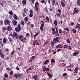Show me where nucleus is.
I'll use <instances>...</instances> for the list:
<instances>
[{
  "label": "nucleus",
  "mask_w": 80,
  "mask_h": 80,
  "mask_svg": "<svg viewBox=\"0 0 80 80\" xmlns=\"http://www.w3.org/2000/svg\"><path fill=\"white\" fill-rule=\"evenodd\" d=\"M19 38L22 43H25V40H27V39L25 37H22V35H20L19 36Z\"/></svg>",
  "instance_id": "f257e3e1"
},
{
  "label": "nucleus",
  "mask_w": 80,
  "mask_h": 80,
  "mask_svg": "<svg viewBox=\"0 0 80 80\" xmlns=\"http://www.w3.org/2000/svg\"><path fill=\"white\" fill-rule=\"evenodd\" d=\"M21 30V27L20 26V25L18 24V27L15 28V30L16 32H18L19 33L20 32V31Z\"/></svg>",
  "instance_id": "f03ea898"
},
{
  "label": "nucleus",
  "mask_w": 80,
  "mask_h": 80,
  "mask_svg": "<svg viewBox=\"0 0 80 80\" xmlns=\"http://www.w3.org/2000/svg\"><path fill=\"white\" fill-rule=\"evenodd\" d=\"M4 25H10V21L7 19L5 20L4 22Z\"/></svg>",
  "instance_id": "7ed1b4c3"
},
{
  "label": "nucleus",
  "mask_w": 80,
  "mask_h": 80,
  "mask_svg": "<svg viewBox=\"0 0 80 80\" xmlns=\"http://www.w3.org/2000/svg\"><path fill=\"white\" fill-rule=\"evenodd\" d=\"M78 12H79L78 9H77V8H75L74 9L73 14L75 15L76 13L77 14V13H78Z\"/></svg>",
  "instance_id": "20e7f679"
},
{
  "label": "nucleus",
  "mask_w": 80,
  "mask_h": 80,
  "mask_svg": "<svg viewBox=\"0 0 80 80\" xmlns=\"http://www.w3.org/2000/svg\"><path fill=\"white\" fill-rule=\"evenodd\" d=\"M13 35L14 37L15 36V37L18 40V34L17 33V32H14L13 33Z\"/></svg>",
  "instance_id": "39448f33"
},
{
  "label": "nucleus",
  "mask_w": 80,
  "mask_h": 80,
  "mask_svg": "<svg viewBox=\"0 0 80 80\" xmlns=\"http://www.w3.org/2000/svg\"><path fill=\"white\" fill-rule=\"evenodd\" d=\"M32 78L34 79L35 80H39V78L37 75H35L32 77Z\"/></svg>",
  "instance_id": "423d86ee"
},
{
  "label": "nucleus",
  "mask_w": 80,
  "mask_h": 80,
  "mask_svg": "<svg viewBox=\"0 0 80 80\" xmlns=\"http://www.w3.org/2000/svg\"><path fill=\"white\" fill-rule=\"evenodd\" d=\"M29 17H33V10L32 9H31L29 11Z\"/></svg>",
  "instance_id": "0eeeda50"
},
{
  "label": "nucleus",
  "mask_w": 80,
  "mask_h": 80,
  "mask_svg": "<svg viewBox=\"0 0 80 80\" xmlns=\"http://www.w3.org/2000/svg\"><path fill=\"white\" fill-rule=\"evenodd\" d=\"M12 23L14 26H16L17 25V22L15 19L13 20Z\"/></svg>",
  "instance_id": "6e6552de"
},
{
  "label": "nucleus",
  "mask_w": 80,
  "mask_h": 80,
  "mask_svg": "<svg viewBox=\"0 0 80 80\" xmlns=\"http://www.w3.org/2000/svg\"><path fill=\"white\" fill-rule=\"evenodd\" d=\"M52 33L53 34H55L57 37H58L59 36V33H58V32H52Z\"/></svg>",
  "instance_id": "1a4fd4ad"
},
{
  "label": "nucleus",
  "mask_w": 80,
  "mask_h": 80,
  "mask_svg": "<svg viewBox=\"0 0 80 80\" xmlns=\"http://www.w3.org/2000/svg\"><path fill=\"white\" fill-rule=\"evenodd\" d=\"M7 30L8 31V32H10V30H12V27L10 26H8L7 27Z\"/></svg>",
  "instance_id": "9d476101"
},
{
  "label": "nucleus",
  "mask_w": 80,
  "mask_h": 80,
  "mask_svg": "<svg viewBox=\"0 0 80 80\" xmlns=\"http://www.w3.org/2000/svg\"><path fill=\"white\" fill-rule=\"evenodd\" d=\"M50 62V61L48 60L47 59L45 62H43V63L45 65H47L48 63Z\"/></svg>",
  "instance_id": "9b49d317"
},
{
  "label": "nucleus",
  "mask_w": 80,
  "mask_h": 80,
  "mask_svg": "<svg viewBox=\"0 0 80 80\" xmlns=\"http://www.w3.org/2000/svg\"><path fill=\"white\" fill-rule=\"evenodd\" d=\"M47 74L48 77H49V78H52L53 75L48 73V72H47Z\"/></svg>",
  "instance_id": "f8f14e48"
},
{
  "label": "nucleus",
  "mask_w": 80,
  "mask_h": 80,
  "mask_svg": "<svg viewBox=\"0 0 80 80\" xmlns=\"http://www.w3.org/2000/svg\"><path fill=\"white\" fill-rule=\"evenodd\" d=\"M59 39V37H58L56 38L53 39V41H54V42L55 43H57V39Z\"/></svg>",
  "instance_id": "ddd939ff"
},
{
  "label": "nucleus",
  "mask_w": 80,
  "mask_h": 80,
  "mask_svg": "<svg viewBox=\"0 0 80 80\" xmlns=\"http://www.w3.org/2000/svg\"><path fill=\"white\" fill-rule=\"evenodd\" d=\"M13 18L15 20H18V18H17V15L16 14H14L13 15Z\"/></svg>",
  "instance_id": "4468645a"
},
{
  "label": "nucleus",
  "mask_w": 80,
  "mask_h": 80,
  "mask_svg": "<svg viewBox=\"0 0 80 80\" xmlns=\"http://www.w3.org/2000/svg\"><path fill=\"white\" fill-rule=\"evenodd\" d=\"M74 73H77V72L78 71V68H77V67H76L75 68V69L74 70Z\"/></svg>",
  "instance_id": "2eb2a0df"
},
{
  "label": "nucleus",
  "mask_w": 80,
  "mask_h": 80,
  "mask_svg": "<svg viewBox=\"0 0 80 80\" xmlns=\"http://www.w3.org/2000/svg\"><path fill=\"white\" fill-rule=\"evenodd\" d=\"M78 54H79V52H75L73 53L72 55L73 56H75V55H78Z\"/></svg>",
  "instance_id": "dca6fc26"
},
{
  "label": "nucleus",
  "mask_w": 80,
  "mask_h": 80,
  "mask_svg": "<svg viewBox=\"0 0 80 80\" xmlns=\"http://www.w3.org/2000/svg\"><path fill=\"white\" fill-rule=\"evenodd\" d=\"M9 13L10 15H13V12L12 11L10 10L9 11Z\"/></svg>",
  "instance_id": "f3484780"
},
{
  "label": "nucleus",
  "mask_w": 80,
  "mask_h": 80,
  "mask_svg": "<svg viewBox=\"0 0 80 80\" xmlns=\"http://www.w3.org/2000/svg\"><path fill=\"white\" fill-rule=\"evenodd\" d=\"M51 63H54L55 62V59L54 58H52L51 59Z\"/></svg>",
  "instance_id": "a211bd4d"
},
{
  "label": "nucleus",
  "mask_w": 80,
  "mask_h": 80,
  "mask_svg": "<svg viewBox=\"0 0 80 80\" xmlns=\"http://www.w3.org/2000/svg\"><path fill=\"white\" fill-rule=\"evenodd\" d=\"M60 3L62 7H64V6H65V4L64 3V2H63L61 1Z\"/></svg>",
  "instance_id": "6ab92c4d"
},
{
  "label": "nucleus",
  "mask_w": 80,
  "mask_h": 80,
  "mask_svg": "<svg viewBox=\"0 0 80 80\" xmlns=\"http://www.w3.org/2000/svg\"><path fill=\"white\" fill-rule=\"evenodd\" d=\"M27 3L26 0H23L22 1V3L23 5H25Z\"/></svg>",
  "instance_id": "aec40b11"
},
{
  "label": "nucleus",
  "mask_w": 80,
  "mask_h": 80,
  "mask_svg": "<svg viewBox=\"0 0 80 80\" xmlns=\"http://www.w3.org/2000/svg\"><path fill=\"white\" fill-rule=\"evenodd\" d=\"M55 45V42H51V46L52 47H54Z\"/></svg>",
  "instance_id": "412c9836"
},
{
  "label": "nucleus",
  "mask_w": 80,
  "mask_h": 80,
  "mask_svg": "<svg viewBox=\"0 0 80 80\" xmlns=\"http://www.w3.org/2000/svg\"><path fill=\"white\" fill-rule=\"evenodd\" d=\"M54 25H55V26H57V21L56 20H54Z\"/></svg>",
  "instance_id": "4be33fe9"
},
{
  "label": "nucleus",
  "mask_w": 80,
  "mask_h": 80,
  "mask_svg": "<svg viewBox=\"0 0 80 80\" xmlns=\"http://www.w3.org/2000/svg\"><path fill=\"white\" fill-rule=\"evenodd\" d=\"M77 4L78 6H80V0H78L77 1Z\"/></svg>",
  "instance_id": "5701e85b"
},
{
  "label": "nucleus",
  "mask_w": 80,
  "mask_h": 80,
  "mask_svg": "<svg viewBox=\"0 0 80 80\" xmlns=\"http://www.w3.org/2000/svg\"><path fill=\"white\" fill-rule=\"evenodd\" d=\"M77 25L78 26V28L79 30H80V24L78 23H77Z\"/></svg>",
  "instance_id": "b1692460"
},
{
  "label": "nucleus",
  "mask_w": 80,
  "mask_h": 80,
  "mask_svg": "<svg viewBox=\"0 0 80 80\" xmlns=\"http://www.w3.org/2000/svg\"><path fill=\"white\" fill-rule=\"evenodd\" d=\"M45 44L44 46L45 45H48L49 43V42L48 41H46L45 42H44Z\"/></svg>",
  "instance_id": "393cba45"
},
{
  "label": "nucleus",
  "mask_w": 80,
  "mask_h": 80,
  "mask_svg": "<svg viewBox=\"0 0 80 80\" xmlns=\"http://www.w3.org/2000/svg\"><path fill=\"white\" fill-rule=\"evenodd\" d=\"M3 43L4 44H5V43H7V39L5 38H4L3 39Z\"/></svg>",
  "instance_id": "a878e982"
},
{
  "label": "nucleus",
  "mask_w": 80,
  "mask_h": 80,
  "mask_svg": "<svg viewBox=\"0 0 80 80\" xmlns=\"http://www.w3.org/2000/svg\"><path fill=\"white\" fill-rule=\"evenodd\" d=\"M4 76L5 78H7L8 77V75L7 73H5L4 74Z\"/></svg>",
  "instance_id": "bb28decb"
},
{
  "label": "nucleus",
  "mask_w": 80,
  "mask_h": 80,
  "mask_svg": "<svg viewBox=\"0 0 80 80\" xmlns=\"http://www.w3.org/2000/svg\"><path fill=\"white\" fill-rule=\"evenodd\" d=\"M72 31L73 33H76L77 32V31H76V30L74 28L72 29Z\"/></svg>",
  "instance_id": "cd10ccee"
},
{
  "label": "nucleus",
  "mask_w": 80,
  "mask_h": 80,
  "mask_svg": "<svg viewBox=\"0 0 80 80\" xmlns=\"http://www.w3.org/2000/svg\"><path fill=\"white\" fill-rule=\"evenodd\" d=\"M46 20H47V22H49L50 21L49 20V18H48V17H46Z\"/></svg>",
  "instance_id": "c85d7f7f"
},
{
  "label": "nucleus",
  "mask_w": 80,
  "mask_h": 80,
  "mask_svg": "<svg viewBox=\"0 0 80 80\" xmlns=\"http://www.w3.org/2000/svg\"><path fill=\"white\" fill-rule=\"evenodd\" d=\"M40 29L41 32H43V27L41 26L40 27Z\"/></svg>",
  "instance_id": "c756f323"
},
{
  "label": "nucleus",
  "mask_w": 80,
  "mask_h": 80,
  "mask_svg": "<svg viewBox=\"0 0 80 80\" xmlns=\"http://www.w3.org/2000/svg\"><path fill=\"white\" fill-rule=\"evenodd\" d=\"M8 39H9L10 42L11 43H12V41H13L12 40V39L8 37Z\"/></svg>",
  "instance_id": "7c9ffc66"
},
{
  "label": "nucleus",
  "mask_w": 80,
  "mask_h": 80,
  "mask_svg": "<svg viewBox=\"0 0 80 80\" xmlns=\"http://www.w3.org/2000/svg\"><path fill=\"white\" fill-rule=\"evenodd\" d=\"M3 24V22L2 20L0 21V25H2Z\"/></svg>",
  "instance_id": "2f4dec72"
},
{
  "label": "nucleus",
  "mask_w": 80,
  "mask_h": 80,
  "mask_svg": "<svg viewBox=\"0 0 80 80\" xmlns=\"http://www.w3.org/2000/svg\"><path fill=\"white\" fill-rule=\"evenodd\" d=\"M43 72L46 71V66H43Z\"/></svg>",
  "instance_id": "473e14b6"
},
{
  "label": "nucleus",
  "mask_w": 80,
  "mask_h": 80,
  "mask_svg": "<svg viewBox=\"0 0 80 80\" xmlns=\"http://www.w3.org/2000/svg\"><path fill=\"white\" fill-rule=\"evenodd\" d=\"M0 54L2 58H4V55H3V54L1 53H0Z\"/></svg>",
  "instance_id": "72a5a7b5"
},
{
  "label": "nucleus",
  "mask_w": 80,
  "mask_h": 80,
  "mask_svg": "<svg viewBox=\"0 0 80 80\" xmlns=\"http://www.w3.org/2000/svg\"><path fill=\"white\" fill-rule=\"evenodd\" d=\"M24 20L25 22H28V18L27 17H25L24 18Z\"/></svg>",
  "instance_id": "f704fd0d"
},
{
  "label": "nucleus",
  "mask_w": 80,
  "mask_h": 80,
  "mask_svg": "<svg viewBox=\"0 0 80 80\" xmlns=\"http://www.w3.org/2000/svg\"><path fill=\"white\" fill-rule=\"evenodd\" d=\"M52 5H53V6H54V4H55V1H52Z\"/></svg>",
  "instance_id": "c9c22d12"
},
{
  "label": "nucleus",
  "mask_w": 80,
  "mask_h": 80,
  "mask_svg": "<svg viewBox=\"0 0 80 80\" xmlns=\"http://www.w3.org/2000/svg\"><path fill=\"white\" fill-rule=\"evenodd\" d=\"M38 5H39V3H38V2H35V6L37 7V6H38Z\"/></svg>",
  "instance_id": "e433bc0d"
},
{
  "label": "nucleus",
  "mask_w": 80,
  "mask_h": 80,
  "mask_svg": "<svg viewBox=\"0 0 80 80\" xmlns=\"http://www.w3.org/2000/svg\"><path fill=\"white\" fill-rule=\"evenodd\" d=\"M44 10L45 12H46V13H48V9H47V8H44Z\"/></svg>",
  "instance_id": "4c0bfd02"
},
{
  "label": "nucleus",
  "mask_w": 80,
  "mask_h": 80,
  "mask_svg": "<svg viewBox=\"0 0 80 80\" xmlns=\"http://www.w3.org/2000/svg\"><path fill=\"white\" fill-rule=\"evenodd\" d=\"M14 78H18V75L17 74H15L14 75Z\"/></svg>",
  "instance_id": "58836bf2"
},
{
  "label": "nucleus",
  "mask_w": 80,
  "mask_h": 80,
  "mask_svg": "<svg viewBox=\"0 0 80 80\" xmlns=\"http://www.w3.org/2000/svg\"><path fill=\"white\" fill-rule=\"evenodd\" d=\"M58 32L60 34H61V33L62 32V30L61 29H59Z\"/></svg>",
  "instance_id": "ea45409f"
},
{
  "label": "nucleus",
  "mask_w": 80,
  "mask_h": 80,
  "mask_svg": "<svg viewBox=\"0 0 80 80\" xmlns=\"http://www.w3.org/2000/svg\"><path fill=\"white\" fill-rule=\"evenodd\" d=\"M63 47L65 48H68V45H64L63 46Z\"/></svg>",
  "instance_id": "a19ab883"
},
{
  "label": "nucleus",
  "mask_w": 80,
  "mask_h": 80,
  "mask_svg": "<svg viewBox=\"0 0 80 80\" xmlns=\"http://www.w3.org/2000/svg\"><path fill=\"white\" fill-rule=\"evenodd\" d=\"M52 32H53L52 33H53L54 32H55V29L54 28H53L52 29Z\"/></svg>",
  "instance_id": "79ce46f5"
},
{
  "label": "nucleus",
  "mask_w": 80,
  "mask_h": 80,
  "mask_svg": "<svg viewBox=\"0 0 80 80\" xmlns=\"http://www.w3.org/2000/svg\"><path fill=\"white\" fill-rule=\"evenodd\" d=\"M7 28H6L5 27H3L2 28L3 30L5 32V31H6L7 30Z\"/></svg>",
  "instance_id": "37998d69"
},
{
  "label": "nucleus",
  "mask_w": 80,
  "mask_h": 80,
  "mask_svg": "<svg viewBox=\"0 0 80 80\" xmlns=\"http://www.w3.org/2000/svg\"><path fill=\"white\" fill-rule=\"evenodd\" d=\"M33 69V67H31L29 68V70H32Z\"/></svg>",
  "instance_id": "c03bdc74"
},
{
  "label": "nucleus",
  "mask_w": 80,
  "mask_h": 80,
  "mask_svg": "<svg viewBox=\"0 0 80 80\" xmlns=\"http://www.w3.org/2000/svg\"><path fill=\"white\" fill-rule=\"evenodd\" d=\"M62 33H64V34H67V32H65V31H62Z\"/></svg>",
  "instance_id": "a18cd8bd"
},
{
  "label": "nucleus",
  "mask_w": 80,
  "mask_h": 80,
  "mask_svg": "<svg viewBox=\"0 0 80 80\" xmlns=\"http://www.w3.org/2000/svg\"><path fill=\"white\" fill-rule=\"evenodd\" d=\"M35 56H33L31 57V59L32 60L33 59H35Z\"/></svg>",
  "instance_id": "49530a36"
},
{
  "label": "nucleus",
  "mask_w": 80,
  "mask_h": 80,
  "mask_svg": "<svg viewBox=\"0 0 80 80\" xmlns=\"http://www.w3.org/2000/svg\"><path fill=\"white\" fill-rule=\"evenodd\" d=\"M7 69L8 71H10L11 70L12 68L9 67H8L7 68Z\"/></svg>",
  "instance_id": "de8ad7c7"
},
{
  "label": "nucleus",
  "mask_w": 80,
  "mask_h": 80,
  "mask_svg": "<svg viewBox=\"0 0 80 80\" xmlns=\"http://www.w3.org/2000/svg\"><path fill=\"white\" fill-rule=\"evenodd\" d=\"M61 65H63L62 67H65V66L66 65V64L64 63H61Z\"/></svg>",
  "instance_id": "09e8293b"
},
{
  "label": "nucleus",
  "mask_w": 80,
  "mask_h": 80,
  "mask_svg": "<svg viewBox=\"0 0 80 80\" xmlns=\"http://www.w3.org/2000/svg\"><path fill=\"white\" fill-rule=\"evenodd\" d=\"M42 3H45V0H42L41 1Z\"/></svg>",
  "instance_id": "8fccbe9b"
},
{
  "label": "nucleus",
  "mask_w": 80,
  "mask_h": 80,
  "mask_svg": "<svg viewBox=\"0 0 80 80\" xmlns=\"http://www.w3.org/2000/svg\"><path fill=\"white\" fill-rule=\"evenodd\" d=\"M13 71H11L9 72L10 75H13Z\"/></svg>",
  "instance_id": "3c124183"
},
{
  "label": "nucleus",
  "mask_w": 80,
  "mask_h": 80,
  "mask_svg": "<svg viewBox=\"0 0 80 80\" xmlns=\"http://www.w3.org/2000/svg\"><path fill=\"white\" fill-rule=\"evenodd\" d=\"M58 12L59 13L61 14V10H60V9L59 8L58 10Z\"/></svg>",
  "instance_id": "603ef678"
},
{
  "label": "nucleus",
  "mask_w": 80,
  "mask_h": 80,
  "mask_svg": "<svg viewBox=\"0 0 80 80\" xmlns=\"http://www.w3.org/2000/svg\"><path fill=\"white\" fill-rule=\"evenodd\" d=\"M23 11L24 12H25V13H27V9H26V8H24L23 10Z\"/></svg>",
  "instance_id": "864d4df0"
},
{
  "label": "nucleus",
  "mask_w": 80,
  "mask_h": 80,
  "mask_svg": "<svg viewBox=\"0 0 80 80\" xmlns=\"http://www.w3.org/2000/svg\"><path fill=\"white\" fill-rule=\"evenodd\" d=\"M69 67H70L72 68V67H74V66L73 65V64H70V65H69Z\"/></svg>",
  "instance_id": "5fc2aeb1"
},
{
  "label": "nucleus",
  "mask_w": 80,
  "mask_h": 80,
  "mask_svg": "<svg viewBox=\"0 0 80 80\" xmlns=\"http://www.w3.org/2000/svg\"><path fill=\"white\" fill-rule=\"evenodd\" d=\"M63 75L64 77H65V76H67V74L66 73H63Z\"/></svg>",
  "instance_id": "6e6d98bb"
},
{
  "label": "nucleus",
  "mask_w": 80,
  "mask_h": 80,
  "mask_svg": "<svg viewBox=\"0 0 80 80\" xmlns=\"http://www.w3.org/2000/svg\"><path fill=\"white\" fill-rule=\"evenodd\" d=\"M36 18L37 16H36V15H35L33 17V19H34V20H36Z\"/></svg>",
  "instance_id": "4d7b16f0"
},
{
  "label": "nucleus",
  "mask_w": 80,
  "mask_h": 80,
  "mask_svg": "<svg viewBox=\"0 0 80 80\" xmlns=\"http://www.w3.org/2000/svg\"><path fill=\"white\" fill-rule=\"evenodd\" d=\"M56 15L57 17H60V14L59 13H57L56 14Z\"/></svg>",
  "instance_id": "13d9d810"
},
{
  "label": "nucleus",
  "mask_w": 80,
  "mask_h": 80,
  "mask_svg": "<svg viewBox=\"0 0 80 80\" xmlns=\"http://www.w3.org/2000/svg\"><path fill=\"white\" fill-rule=\"evenodd\" d=\"M18 77H21V74H20V73H18Z\"/></svg>",
  "instance_id": "bf43d9fd"
},
{
  "label": "nucleus",
  "mask_w": 80,
  "mask_h": 80,
  "mask_svg": "<svg viewBox=\"0 0 80 80\" xmlns=\"http://www.w3.org/2000/svg\"><path fill=\"white\" fill-rule=\"evenodd\" d=\"M21 24H22L23 25H25V23L23 21H21Z\"/></svg>",
  "instance_id": "052dcab7"
},
{
  "label": "nucleus",
  "mask_w": 80,
  "mask_h": 80,
  "mask_svg": "<svg viewBox=\"0 0 80 80\" xmlns=\"http://www.w3.org/2000/svg\"><path fill=\"white\" fill-rule=\"evenodd\" d=\"M35 0H31V2L32 4H34V2H35Z\"/></svg>",
  "instance_id": "680f3d73"
},
{
  "label": "nucleus",
  "mask_w": 80,
  "mask_h": 80,
  "mask_svg": "<svg viewBox=\"0 0 80 80\" xmlns=\"http://www.w3.org/2000/svg\"><path fill=\"white\" fill-rule=\"evenodd\" d=\"M67 43H70V40H69V39H68L67 40Z\"/></svg>",
  "instance_id": "e2e57ef3"
},
{
  "label": "nucleus",
  "mask_w": 80,
  "mask_h": 80,
  "mask_svg": "<svg viewBox=\"0 0 80 80\" xmlns=\"http://www.w3.org/2000/svg\"><path fill=\"white\" fill-rule=\"evenodd\" d=\"M22 16L23 17H25V12H23L22 13Z\"/></svg>",
  "instance_id": "0e129e2a"
},
{
  "label": "nucleus",
  "mask_w": 80,
  "mask_h": 80,
  "mask_svg": "<svg viewBox=\"0 0 80 80\" xmlns=\"http://www.w3.org/2000/svg\"><path fill=\"white\" fill-rule=\"evenodd\" d=\"M29 35L30 34H29V33H27L26 34V35L27 37H28V36H29Z\"/></svg>",
  "instance_id": "69168bd1"
},
{
  "label": "nucleus",
  "mask_w": 80,
  "mask_h": 80,
  "mask_svg": "<svg viewBox=\"0 0 80 80\" xmlns=\"http://www.w3.org/2000/svg\"><path fill=\"white\" fill-rule=\"evenodd\" d=\"M46 70V71H47V72L49 71V68H47Z\"/></svg>",
  "instance_id": "338daca9"
},
{
  "label": "nucleus",
  "mask_w": 80,
  "mask_h": 80,
  "mask_svg": "<svg viewBox=\"0 0 80 80\" xmlns=\"http://www.w3.org/2000/svg\"><path fill=\"white\" fill-rule=\"evenodd\" d=\"M59 45H57L56 46V48H59Z\"/></svg>",
  "instance_id": "774afa93"
}]
</instances>
